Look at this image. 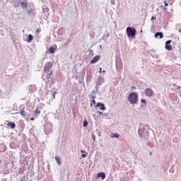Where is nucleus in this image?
Wrapping results in <instances>:
<instances>
[{"label": "nucleus", "mask_w": 181, "mask_h": 181, "mask_svg": "<svg viewBox=\"0 0 181 181\" xmlns=\"http://www.w3.org/2000/svg\"><path fill=\"white\" fill-rule=\"evenodd\" d=\"M129 102L130 104L135 105L138 103V94L134 92L131 93L128 97Z\"/></svg>", "instance_id": "1"}, {"label": "nucleus", "mask_w": 181, "mask_h": 181, "mask_svg": "<svg viewBox=\"0 0 181 181\" xmlns=\"http://www.w3.org/2000/svg\"><path fill=\"white\" fill-rule=\"evenodd\" d=\"M128 37H134L136 35V30L135 28L127 27L126 29Z\"/></svg>", "instance_id": "2"}, {"label": "nucleus", "mask_w": 181, "mask_h": 181, "mask_svg": "<svg viewBox=\"0 0 181 181\" xmlns=\"http://www.w3.org/2000/svg\"><path fill=\"white\" fill-rule=\"evenodd\" d=\"M53 67L52 62L46 63L44 66V71H49Z\"/></svg>", "instance_id": "3"}, {"label": "nucleus", "mask_w": 181, "mask_h": 181, "mask_svg": "<svg viewBox=\"0 0 181 181\" xmlns=\"http://www.w3.org/2000/svg\"><path fill=\"white\" fill-rule=\"evenodd\" d=\"M95 107H96V108H99V110H101L102 111H105L106 110L105 105H104V103H98Z\"/></svg>", "instance_id": "4"}, {"label": "nucleus", "mask_w": 181, "mask_h": 181, "mask_svg": "<svg viewBox=\"0 0 181 181\" xmlns=\"http://www.w3.org/2000/svg\"><path fill=\"white\" fill-rule=\"evenodd\" d=\"M145 94L147 97H153V90L151 88H146L145 90Z\"/></svg>", "instance_id": "5"}, {"label": "nucleus", "mask_w": 181, "mask_h": 181, "mask_svg": "<svg viewBox=\"0 0 181 181\" xmlns=\"http://www.w3.org/2000/svg\"><path fill=\"white\" fill-rule=\"evenodd\" d=\"M56 49H57V46H51L49 47V51H48V54H53L56 52Z\"/></svg>", "instance_id": "6"}, {"label": "nucleus", "mask_w": 181, "mask_h": 181, "mask_svg": "<svg viewBox=\"0 0 181 181\" xmlns=\"http://www.w3.org/2000/svg\"><path fill=\"white\" fill-rule=\"evenodd\" d=\"M100 57H100V55L95 56V57L90 61L91 64H94L97 63V62H98V60H100Z\"/></svg>", "instance_id": "7"}, {"label": "nucleus", "mask_w": 181, "mask_h": 181, "mask_svg": "<svg viewBox=\"0 0 181 181\" xmlns=\"http://www.w3.org/2000/svg\"><path fill=\"white\" fill-rule=\"evenodd\" d=\"M98 177H101L102 180L105 179V174L104 173H98Z\"/></svg>", "instance_id": "8"}, {"label": "nucleus", "mask_w": 181, "mask_h": 181, "mask_svg": "<svg viewBox=\"0 0 181 181\" xmlns=\"http://www.w3.org/2000/svg\"><path fill=\"white\" fill-rule=\"evenodd\" d=\"M7 125L8 127H11V129H13V128H15V127H16V124H15V122H10L7 124Z\"/></svg>", "instance_id": "9"}, {"label": "nucleus", "mask_w": 181, "mask_h": 181, "mask_svg": "<svg viewBox=\"0 0 181 181\" xmlns=\"http://www.w3.org/2000/svg\"><path fill=\"white\" fill-rule=\"evenodd\" d=\"M32 40H33V35L30 34V35H28V37L26 40V42H28V43H30V42H32Z\"/></svg>", "instance_id": "10"}, {"label": "nucleus", "mask_w": 181, "mask_h": 181, "mask_svg": "<svg viewBox=\"0 0 181 181\" xmlns=\"http://www.w3.org/2000/svg\"><path fill=\"white\" fill-rule=\"evenodd\" d=\"M145 131V129L141 128L139 129L138 131V134L139 135V136H142V135H144V132Z\"/></svg>", "instance_id": "11"}, {"label": "nucleus", "mask_w": 181, "mask_h": 181, "mask_svg": "<svg viewBox=\"0 0 181 181\" xmlns=\"http://www.w3.org/2000/svg\"><path fill=\"white\" fill-rule=\"evenodd\" d=\"M52 72H50L49 77L47 78V82L48 83V84H52V83H53V79L50 78V76H52Z\"/></svg>", "instance_id": "12"}, {"label": "nucleus", "mask_w": 181, "mask_h": 181, "mask_svg": "<svg viewBox=\"0 0 181 181\" xmlns=\"http://www.w3.org/2000/svg\"><path fill=\"white\" fill-rule=\"evenodd\" d=\"M111 138H119V134L118 133H113L110 134Z\"/></svg>", "instance_id": "13"}, {"label": "nucleus", "mask_w": 181, "mask_h": 181, "mask_svg": "<svg viewBox=\"0 0 181 181\" xmlns=\"http://www.w3.org/2000/svg\"><path fill=\"white\" fill-rule=\"evenodd\" d=\"M158 36L160 37V39H162V37H163V33H156L155 34V37H158Z\"/></svg>", "instance_id": "14"}, {"label": "nucleus", "mask_w": 181, "mask_h": 181, "mask_svg": "<svg viewBox=\"0 0 181 181\" xmlns=\"http://www.w3.org/2000/svg\"><path fill=\"white\" fill-rule=\"evenodd\" d=\"M21 5L22 6V8H26L28 6V2L26 1H22L21 3Z\"/></svg>", "instance_id": "15"}, {"label": "nucleus", "mask_w": 181, "mask_h": 181, "mask_svg": "<svg viewBox=\"0 0 181 181\" xmlns=\"http://www.w3.org/2000/svg\"><path fill=\"white\" fill-rule=\"evenodd\" d=\"M55 160L57 161V163H58L59 165H61V163H62V160L60 159V157H57V156H56L55 157Z\"/></svg>", "instance_id": "16"}, {"label": "nucleus", "mask_w": 181, "mask_h": 181, "mask_svg": "<svg viewBox=\"0 0 181 181\" xmlns=\"http://www.w3.org/2000/svg\"><path fill=\"white\" fill-rule=\"evenodd\" d=\"M43 13H47L49 12V8L47 6L42 8Z\"/></svg>", "instance_id": "17"}, {"label": "nucleus", "mask_w": 181, "mask_h": 181, "mask_svg": "<svg viewBox=\"0 0 181 181\" xmlns=\"http://www.w3.org/2000/svg\"><path fill=\"white\" fill-rule=\"evenodd\" d=\"M52 132V127H51L49 128V129H47V127H46L45 128V134H49V132Z\"/></svg>", "instance_id": "18"}, {"label": "nucleus", "mask_w": 181, "mask_h": 181, "mask_svg": "<svg viewBox=\"0 0 181 181\" xmlns=\"http://www.w3.org/2000/svg\"><path fill=\"white\" fill-rule=\"evenodd\" d=\"M98 81L100 82V84H103V83H104V78L103 77H98Z\"/></svg>", "instance_id": "19"}, {"label": "nucleus", "mask_w": 181, "mask_h": 181, "mask_svg": "<svg viewBox=\"0 0 181 181\" xmlns=\"http://www.w3.org/2000/svg\"><path fill=\"white\" fill-rule=\"evenodd\" d=\"M165 50L172 51V45H165Z\"/></svg>", "instance_id": "20"}, {"label": "nucleus", "mask_w": 181, "mask_h": 181, "mask_svg": "<svg viewBox=\"0 0 181 181\" xmlns=\"http://www.w3.org/2000/svg\"><path fill=\"white\" fill-rule=\"evenodd\" d=\"M20 114H21V115H22V117H25V115H26V112H25L24 110H21L20 112Z\"/></svg>", "instance_id": "21"}, {"label": "nucleus", "mask_w": 181, "mask_h": 181, "mask_svg": "<svg viewBox=\"0 0 181 181\" xmlns=\"http://www.w3.org/2000/svg\"><path fill=\"white\" fill-rule=\"evenodd\" d=\"M88 125V122H87V119L83 120V127H87Z\"/></svg>", "instance_id": "22"}, {"label": "nucleus", "mask_w": 181, "mask_h": 181, "mask_svg": "<svg viewBox=\"0 0 181 181\" xmlns=\"http://www.w3.org/2000/svg\"><path fill=\"white\" fill-rule=\"evenodd\" d=\"M170 43H172V40H168V41H166V42H165V46L166 45H170Z\"/></svg>", "instance_id": "23"}, {"label": "nucleus", "mask_w": 181, "mask_h": 181, "mask_svg": "<svg viewBox=\"0 0 181 181\" xmlns=\"http://www.w3.org/2000/svg\"><path fill=\"white\" fill-rule=\"evenodd\" d=\"M141 103H142L143 104H144V105H146V100H145V99H141Z\"/></svg>", "instance_id": "24"}, {"label": "nucleus", "mask_w": 181, "mask_h": 181, "mask_svg": "<svg viewBox=\"0 0 181 181\" xmlns=\"http://www.w3.org/2000/svg\"><path fill=\"white\" fill-rule=\"evenodd\" d=\"M34 112H35V114H40V112L38 111L37 108H36V110L34 111Z\"/></svg>", "instance_id": "25"}, {"label": "nucleus", "mask_w": 181, "mask_h": 181, "mask_svg": "<svg viewBox=\"0 0 181 181\" xmlns=\"http://www.w3.org/2000/svg\"><path fill=\"white\" fill-rule=\"evenodd\" d=\"M107 114L103 113V118H107Z\"/></svg>", "instance_id": "26"}, {"label": "nucleus", "mask_w": 181, "mask_h": 181, "mask_svg": "<svg viewBox=\"0 0 181 181\" xmlns=\"http://www.w3.org/2000/svg\"><path fill=\"white\" fill-rule=\"evenodd\" d=\"M97 112H98V114H99L100 115H104V113H103V112L98 111Z\"/></svg>", "instance_id": "27"}, {"label": "nucleus", "mask_w": 181, "mask_h": 181, "mask_svg": "<svg viewBox=\"0 0 181 181\" xmlns=\"http://www.w3.org/2000/svg\"><path fill=\"white\" fill-rule=\"evenodd\" d=\"M164 5H165V6H169V4L166 1H164Z\"/></svg>", "instance_id": "28"}, {"label": "nucleus", "mask_w": 181, "mask_h": 181, "mask_svg": "<svg viewBox=\"0 0 181 181\" xmlns=\"http://www.w3.org/2000/svg\"><path fill=\"white\" fill-rule=\"evenodd\" d=\"M90 97H91V98H92L93 100H95V95H93V94L90 95Z\"/></svg>", "instance_id": "29"}, {"label": "nucleus", "mask_w": 181, "mask_h": 181, "mask_svg": "<svg viewBox=\"0 0 181 181\" xmlns=\"http://www.w3.org/2000/svg\"><path fill=\"white\" fill-rule=\"evenodd\" d=\"M86 156H87L86 154H82V156H81L82 158H86Z\"/></svg>", "instance_id": "30"}, {"label": "nucleus", "mask_w": 181, "mask_h": 181, "mask_svg": "<svg viewBox=\"0 0 181 181\" xmlns=\"http://www.w3.org/2000/svg\"><path fill=\"white\" fill-rule=\"evenodd\" d=\"M92 103H93V104L95 105V100L93 99Z\"/></svg>", "instance_id": "31"}, {"label": "nucleus", "mask_w": 181, "mask_h": 181, "mask_svg": "<svg viewBox=\"0 0 181 181\" xmlns=\"http://www.w3.org/2000/svg\"><path fill=\"white\" fill-rule=\"evenodd\" d=\"M30 120H31V121H35V117H31V118H30Z\"/></svg>", "instance_id": "32"}, {"label": "nucleus", "mask_w": 181, "mask_h": 181, "mask_svg": "<svg viewBox=\"0 0 181 181\" xmlns=\"http://www.w3.org/2000/svg\"><path fill=\"white\" fill-rule=\"evenodd\" d=\"M155 19V17L152 16L151 21H153Z\"/></svg>", "instance_id": "33"}, {"label": "nucleus", "mask_w": 181, "mask_h": 181, "mask_svg": "<svg viewBox=\"0 0 181 181\" xmlns=\"http://www.w3.org/2000/svg\"><path fill=\"white\" fill-rule=\"evenodd\" d=\"M100 49L102 50L103 49V46L100 45Z\"/></svg>", "instance_id": "34"}, {"label": "nucleus", "mask_w": 181, "mask_h": 181, "mask_svg": "<svg viewBox=\"0 0 181 181\" xmlns=\"http://www.w3.org/2000/svg\"><path fill=\"white\" fill-rule=\"evenodd\" d=\"M81 152L82 153H84L85 151H84L83 150H81Z\"/></svg>", "instance_id": "35"}, {"label": "nucleus", "mask_w": 181, "mask_h": 181, "mask_svg": "<svg viewBox=\"0 0 181 181\" xmlns=\"http://www.w3.org/2000/svg\"><path fill=\"white\" fill-rule=\"evenodd\" d=\"M101 70H102V69H101V68H100L99 73H101Z\"/></svg>", "instance_id": "36"}, {"label": "nucleus", "mask_w": 181, "mask_h": 181, "mask_svg": "<svg viewBox=\"0 0 181 181\" xmlns=\"http://www.w3.org/2000/svg\"><path fill=\"white\" fill-rule=\"evenodd\" d=\"M90 107H93V103L90 104Z\"/></svg>", "instance_id": "37"}, {"label": "nucleus", "mask_w": 181, "mask_h": 181, "mask_svg": "<svg viewBox=\"0 0 181 181\" xmlns=\"http://www.w3.org/2000/svg\"><path fill=\"white\" fill-rule=\"evenodd\" d=\"M93 140L95 141V137H93Z\"/></svg>", "instance_id": "38"}, {"label": "nucleus", "mask_w": 181, "mask_h": 181, "mask_svg": "<svg viewBox=\"0 0 181 181\" xmlns=\"http://www.w3.org/2000/svg\"><path fill=\"white\" fill-rule=\"evenodd\" d=\"M179 32H180V33H181V30L180 29L179 30Z\"/></svg>", "instance_id": "39"}, {"label": "nucleus", "mask_w": 181, "mask_h": 181, "mask_svg": "<svg viewBox=\"0 0 181 181\" xmlns=\"http://www.w3.org/2000/svg\"><path fill=\"white\" fill-rule=\"evenodd\" d=\"M103 73H105V71H103Z\"/></svg>", "instance_id": "40"}, {"label": "nucleus", "mask_w": 181, "mask_h": 181, "mask_svg": "<svg viewBox=\"0 0 181 181\" xmlns=\"http://www.w3.org/2000/svg\"><path fill=\"white\" fill-rule=\"evenodd\" d=\"M98 136H100V134H98Z\"/></svg>", "instance_id": "41"}, {"label": "nucleus", "mask_w": 181, "mask_h": 181, "mask_svg": "<svg viewBox=\"0 0 181 181\" xmlns=\"http://www.w3.org/2000/svg\"><path fill=\"white\" fill-rule=\"evenodd\" d=\"M55 95H54V98Z\"/></svg>", "instance_id": "42"}, {"label": "nucleus", "mask_w": 181, "mask_h": 181, "mask_svg": "<svg viewBox=\"0 0 181 181\" xmlns=\"http://www.w3.org/2000/svg\"><path fill=\"white\" fill-rule=\"evenodd\" d=\"M93 93H94V90H93Z\"/></svg>", "instance_id": "43"}]
</instances>
